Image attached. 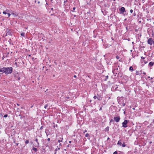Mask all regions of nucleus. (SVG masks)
<instances>
[{"label": "nucleus", "instance_id": "nucleus-8", "mask_svg": "<svg viewBox=\"0 0 154 154\" xmlns=\"http://www.w3.org/2000/svg\"><path fill=\"white\" fill-rule=\"evenodd\" d=\"M94 99H97L98 100H100L102 99V97L98 95L97 96H94L93 97Z\"/></svg>", "mask_w": 154, "mask_h": 154}, {"label": "nucleus", "instance_id": "nucleus-54", "mask_svg": "<svg viewBox=\"0 0 154 154\" xmlns=\"http://www.w3.org/2000/svg\"><path fill=\"white\" fill-rule=\"evenodd\" d=\"M40 3V2H38V3Z\"/></svg>", "mask_w": 154, "mask_h": 154}, {"label": "nucleus", "instance_id": "nucleus-32", "mask_svg": "<svg viewBox=\"0 0 154 154\" xmlns=\"http://www.w3.org/2000/svg\"><path fill=\"white\" fill-rule=\"evenodd\" d=\"M141 59H145V57H141Z\"/></svg>", "mask_w": 154, "mask_h": 154}, {"label": "nucleus", "instance_id": "nucleus-1", "mask_svg": "<svg viewBox=\"0 0 154 154\" xmlns=\"http://www.w3.org/2000/svg\"><path fill=\"white\" fill-rule=\"evenodd\" d=\"M13 68L12 67H3L0 69V72L3 73H5L6 74H10L12 73Z\"/></svg>", "mask_w": 154, "mask_h": 154}, {"label": "nucleus", "instance_id": "nucleus-30", "mask_svg": "<svg viewBox=\"0 0 154 154\" xmlns=\"http://www.w3.org/2000/svg\"><path fill=\"white\" fill-rule=\"evenodd\" d=\"M136 14L134 12V13H133V15L134 16H136Z\"/></svg>", "mask_w": 154, "mask_h": 154}, {"label": "nucleus", "instance_id": "nucleus-18", "mask_svg": "<svg viewBox=\"0 0 154 154\" xmlns=\"http://www.w3.org/2000/svg\"><path fill=\"white\" fill-rule=\"evenodd\" d=\"M122 146L123 147H125L126 146V145L125 144V143L124 142L123 144L122 145Z\"/></svg>", "mask_w": 154, "mask_h": 154}, {"label": "nucleus", "instance_id": "nucleus-20", "mask_svg": "<svg viewBox=\"0 0 154 154\" xmlns=\"http://www.w3.org/2000/svg\"><path fill=\"white\" fill-rule=\"evenodd\" d=\"M29 143V141L28 140H26L25 142V143L26 144H27L28 143Z\"/></svg>", "mask_w": 154, "mask_h": 154}, {"label": "nucleus", "instance_id": "nucleus-21", "mask_svg": "<svg viewBox=\"0 0 154 154\" xmlns=\"http://www.w3.org/2000/svg\"><path fill=\"white\" fill-rule=\"evenodd\" d=\"M44 128V127L43 126H42L41 127V128H40V129L41 130H42V129Z\"/></svg>", "mask_w": 154, "mask_h": 154}, {"label": "nucleus", "instance_id": "nucleus-42", "mask_svg": "<svg viewBox=\"0 0 154 154\" xmlns=\"http://www.w3.org/2000/svg\"><path fill=\"white\" fill-rule=\"evenodd\" d=\"M139 23H141V21H139Z\"/></svg>", "mask_w": 154, "mask_h": 154}, {"label": "nucleus", "instance_id": "nucleus-25", "mask_svg": "<svg viewBox=\"0 0 154 154\" xmlns=\"http://www.w3.org/2000/svg\"><path fill=\"white\" fill-rule=\"evenodd\" d=\"M8 116V115L7 114H5V115L4 116V117H5V118H6Z\"/></svg>", "mask_w": 154, "mask_h": 154}, {"label": "nucleus", "instance_id": "nucleus-52", "mask_svg": "<svg viewBox=\"0 0 154 154\" xmlns=\"http://www.w3.org/2000/svg\"><path fill=\"white\" fill-rule=\"evenodd\" d=\"M69 143H71V141H69Z\"/></svg>", "mask_w": 154, "mask_h": 154}, {"label": "nucleus", "instance_id": "nucleus-45", "mask_svg": "<svg viewBox=\"0 0 154 154\" xmlns=\"http://www.w3.org/2000/svg\"><path fill=\"white\" fill-rule=\"evenodd\" d=\"M124 113L125 114V111L124 112Z\"/></svg>", "mask_w": 154, "mask_h": 154}, {"label": "nucleus", "instance_id": "nucleus-7", "mask_svg": "<svg viewBox=\"0 0 154 154\" xmlns=\"http://www.w3.org/2000/svg\"><path fill=\"white\" fill-rule=\"evenodd\" d=\"M114 120L116 122H119L120 119V116H118L116 117H115L114 118Z\"/></svg>", "mask_w": 154, "mask_h": 154}, {"label": "nucleus", "instance_id": "nucleus-56", "mask_svg": "<svg viewBox=\"0 0 154 154\" xmlns=\"http://www.w3.org/2000/svg\"><path fill=\"white\" fill-rule=\"evenodd\" d=\"M148 78H150V77H149H149H148Z\"/></svg>", "mask_w": 154, "mask_h": 154}, {"label": "nucleus", "instance_id": "nucleus-27", "mask_svg": "<svg viewBox=\"0 0 154 154\" xmlns=\"http://www.w3.org/2000/svg\"><path fill=\"white\" fill-rule=\"evenodd\" d=\"M130 12L131 13H132L133 12V10L132 9H131L130 10Z\"/></svg>", "mask_w": 154, "mask_h": 154}, {"label": "nucleus", "instance_id": "nucleus-15", "mask_svg": "<svg viewBox=\"0 0 154 154\" xmlns=\"http://www.w3.org/2000/svg\"><path fill=\"white\" fill-rule=\"evenodd\" d=\"M33 149L34 151H35V152H37V149L36 148L33 147Z\"/></svg>", "mask_w": 154, "mask_h": 154}, {"label": "nucleus", "instance_id": "nucleus-43", "mask_svg": "<svg viewBox=\"0 0 154 154\" xmlns=\"http://www.w3.org/2000/svg\"><path fill=\"white\" fill-rule=\"evenodd\" d=\"M132 44H134V42H132Z\"/></svg>", "mask_w": 154, "mask_h": 154}, {"label": "nucleus", "instance_id": "nucleus-55", "mask_svg": "<svg viewBox=\"0 0 154 154\" xmlns=\"http://www.w3.org/2000/svg\"><path fill=\"white\" fill-rule=\"evenodd\" d=\"M18 145V143H17V145Z\"/></svg>", "mask_w": 154, "mask_h": 154}, {"label": "nucleus", "instance_id": "nucleus-38", "mask_svg": "<svg viewBox=\"0 0 154 154\" xmlns=\"http://www.w3.org/2000/svg\"><path fill=\"white\" fill-rule=\"evenodd\" d=\"M143 74L144 75H146V73L145 72H143Z\"/></svg>", "mask_w": 154, "mask_h": 154}, {"label": "nucleus", "instance_id": "nucleus-11", "mask_svg": "<svg viewBox=\"0 0 154 154\" xmlns=\"http://www.w3.org/2000/svg\"><path fill=\"white\" fill-rule=\"evenodd\" d=\"M109 126L107 127L105 129V131H108L109 130Z\"/></svg>", "mask_w": 154, "mask_h": 154}, {"label": "nucleus", "instance_id": "nucleus-4", "mask_svg": "<svg viewBox=\"0 0 154 154\" xmlns=\"http://www.w3.org/2000/svg\"><path fill=\"white\" fill-rule=\"evenodd\" d=\"M147 43L149 44L152 45L154 43V41L152 40V38H150L148 40Z\"/></svg>", "mask_w": 154, "mask_h": 154}, {"label": "nucleus", "instance_id": "nucleus-24", "mask_svg": "<svg viewBox=\"0 0 154 154\" xmlns=\"http://www.w3.org/2000/svg\"><path fill=\"white\" fill-rule=\"evenodd\" d=\"M8 14V17H10V16H11V14H10V13H8L7 14Z\"/></svg>", "mask_w": 154, "mask_h": 154}, {"label": "nucleus", "instance_id": "nucleus-16", "mask_svg": "<svg viewBox=\"0 0 154 154\" xmlns=\"http://www.w3.org/2000/svg\"><path fill=\"white\" fill-rule=\"evenodd\" d=\"M21 35L22 36L25 37V33L24 32L21 33Z\"/></svg>", "mask_w": 154, "mask_h": 154}, {"label": "nucleus", "instance_id": "nucleus-28", "mask_svg": "<svg viewBox=\"0 0 154 154\" xmlns=\"http://www.w3.org/2000/svg\"><path fill=\"white\" fill-rule=\"evenodd\" d=\"M116 58L117 59H118L119 58V57L118 56H116Z\"/></svg>", "mask_w": 154, "mask_h": 154}, {"label": "nucleus", "instance_id": "nucleus-3", "mask_svg": "<svg viewBox=\"0 0 154 154\" xmlns=\"http://www.w3.org/2000/svg\"><path fill=\"white\" fill-rule=\"evenodd\" d=\"M129 122V121L128 120H125L122 122V127L124 128H126L128 127L127 124L128 122Z\"/></svg>", "mask_w": 154, "mask_h": 154}, {"label": "nucleus", "instance_id": "nucleus-31", "mask_svg": "<svg viewBox=\"0 0 154 154\" xmlns=\"http://www.w3.org/2000/svg\"><path fill=\"white\" fill-rule=\"evenodd\" d=\"M113 122V119H111V120H110V122Z\"/></svg>", "mask_w": 154, "mask_h": 154}, {"label": "nucleus", "instance_id": "nucleus-50", "mask_svg": "<svg viewBox=\"0 0 154 154\" xmlns=\"http://www.w3.org/2000/svg\"><path fill=\"white\" fill-rule=\"evenodd\" d=\"M56 152H55V153H54V154H56Z\"/></svg>", "mask_w": 154, "mask_h": 154}, {"label": "nucleus", "instance_id": "nucleus-39", "mask_svg": "<svg viewBox=\"0 0 154 154\" xmlns=\"http://www.w3.org/2000/svg\"><path fill=\"white\" fill-rule=\"evenodd\" d=\"M119 61H122V59H121L119 60Z\"/></svg>", "mask_w": 154, "mask_h": 154}, {"label": "nucleus", "instance_id": "nucleus-9", "mask_svg": "<svg viewBox=\"0 0 154 154\" xmlns=\"http://www.w3.org/2000/svg\"><path fill=\"white\" fill-rule=\"evenodd\" d=\"M154 64V62H150L149 63V65L151 66H153Z\"/></svg>", "mask_w": 154, "mask_h": 154}, {"label": "nucleus", "instance_id": "nucleus-10", "mask_svg": "<svg viewBox=\"0 0 154 154\" xmlns=\"http://www.w3.org/2000/svg\"><path fill=\"white\" fill-rule=\"evenodd\" d=\"M85 136L87 137H88V139H90V135H89V134L87 133V134H86L85 135Z\"/></svg>", "mask_w": 154, "mask_h": 154}, {"label": "nucleus", "instance_id": "nucleus-26", "mask_svg": "<svg viewBox=\"0 0 154 154\" xmlns=\"http://www.w3.org/2000/svg\"><path fill=\"white\" fill-rule=\"evenodd\" d=\"M118 153L117 151H115L114 152L113 154H117Z\"/></svg>", "mask_w": 154, "mask_h": 154}, {"label": "nucleus", "instance_id": "nucleus-48", "mask_svg": "<svg viewBox=\"0 0 154 154\" xmlns=\"http://www.w3.org/2000/svg\"><path fill=\"white\" fill-rule=\"evenodd\" d=\"M153 79V78H151L150 79H151H151Z\"/></svg>", "mask_w": 154, "mask_h": 154}, {"label": "nucleus", "instance_id": "nucleus-49", "mask_svg": "<svg viewBox=\"0 0 154 154\" xmlns=\"http://www.w3.org/2000/svg\"><path fill=\"white\" fill-rule=\"evenodd\" d=\"M109 139V137H108V138H107V140H108V139Z\"/></svg>", "mask_w": 154, "mask_h": 154}, {"label": "nucleus", "instance_id": "nucleus-47", "mask_svg": "<svg viewBox=\"0 0 154 154\" xmlns=\"http://www.w3.org/2000/svg\"><path fill=\"white\" fill-rule=\"evenodd\" d=\"M17 105H18V106H19V104H18V103H17Z\"/></svg>", "mask_w": 154, "mask_h": 154}, {"label": "nucleus", "instance_id": "nucleus-29", "mask_svg": "<svg viewBox=\"0 0 154 154\" xmlns=\"http://www.w3.org/2000/svg\"><path fill=\"white\" fill-rule=\"evenodd\" d=\"M139 72H138V71H136V75H138L139 74Z\"/></svg>", "mask_w": 154, "mask_h": 154}, {"label": "nucleus", "instance_id": "nucleus-44", "mask_svg": "<svg viewBox=\"0 0 154 154\" xmlns=\"http://www.w3.org/2000/svg\"><path fill=\"white\" fill-rule=\"evenodd\" d=\"M153 122L154 123V119L153 120Z\"/></svg>", "mask_w": 154, "mask_h": 154}, {"label": "nucleus", "instance_id": "nucleus-17", "mask_svg": "<svg viewBox=\"0 0 154 154\" xmlns=\"http://www.w3.org/2000/svg\"><path fill=\"white\" fill-rule=\"evenodd\" d=\"M35 140V141L37 143V144H38V146L39 145V143L38 142V140L37 138H36Z\"/></svg>", "mask_w": 154, "mask_h": 154}, {"label": "nucleus", "instance_id": "nucleus-37", "mask_svg": "<svg viewBox=\"0 0 154 154\" xmlns=\"http://www.w3.org/2000/svg\"><path fill=\"white\" fill-rule=\"evenodd\" d=\"M125 103H123V106H125Z\"/></svg>", "mask_w": 154, "mask_h": 154}, {"label": "nucleus", "instance_id": "nucleus-40", "mask_svg": "<svg viewBox=\"0 0 154 154\" xmlns=\"http://www.w3.org/2000/svg\"><path fill=\"white\" fill-rule=\"evenodd\" d=\"M57 150H58V149H55V151H57Z\"/></svg>", "mask_w": 154, "mask_h": 154}, {"label": "nucleus", "instance_id": "nucleus-6", "mask_svg": "<svg viewBox=\"0 0 154 154\" xmlns=\"http://www.w3.org/2000/svg\"><path fill=\"white\" fill-rule=\"evenodd\" d=\"M120 11V13L121 14H123L124 12H125V8L124 7H122L121 8L119 9Z\"/></svg>", "mask_w": 154, "mask_h": 154}, {"label": "nucleus", "instance_id": "nucleus-35", "mask_svg": "<svg viewBox=\"0 0 154 154\" xmlns=\"http://www.w3.org/2000/svg\"><path fill=\"white\" fill-rule=\"evenodd\" d=\"M50 140V138H48V141H49Z\"/></svg>", "mask_w": 154, "mask_h": 154}, {"label": "nucleus", "instance_id": "nucleus-53", "mask_svg": "<svg viewBox=\"0 0 154 154\" xmlns=\"http://www.w3.org/2000/svg\"><path fill=\"white\" fill-rule=\"evenodd\" d=\"M60 149V148H58V149L59 150V149Z\"/></svg>", "mask_w": 154, "mask_h": 154}, {"label": "nucleus", "instance_id": "nucleus-23", "mask_svg": "<svg viewBox=\"0 0 154 154\" xmlns=\"http://www.w3.org/2000/svg\"><path fill=\"white\" fill-rule=\"evenodd\" d=\"M75 9V7H74L73 8V10H72L71 11L72 12H74V10Z\"/></svg>", "mask_w": 154, "mask_h": 154}, {"label": "nucleus", "instance_id": "nucleus-22", "mask_svg": "<svg viewBox=\"0 0 154 154\" xmlns=\"http://www.w3.org/2000/svg\"><path fill=\"white\" fill-rule=\"evenodd\" d=\"M62 139H63V138H62ZM62 140H58V142L59 143H60V142H62Z\"/></svg>", "mask_w": 154, "mask_h": 154}, {"label": "nucleus", "instance_id": "nucleus-13", "mask_svg": "<svg viewBox=\"0 0 154 154\" xmlns=\"http://www.w3.org/2000/svg\"><path fill=\"white\" fill-rule=\"evenodd\" d=\"M120 140H120L119 141H118V142L117 143L118 145H120V146H121V144H122V143L120 141Z\"/></svg>", "mask_w": 154, "mask_h": 154}, {"label": "nucleus", "instance_id": "nucleus-5", "mask_svg": "<svg viewBox=\"0 0 154 154\" xmlns=\"http://www.w3.org/2000/svg\"><path fill=\"white\" fill-rule=\"evenodd\" d=\"M14 77L15 78L16 80H19L20 79V77L18 73H17L14 74Z\"/></svg>", "mask_w": 154, "mask_h": 154}, {"label": "nucleus", "instance_id": "nucleus-33", "mask_svg": "<svg viewBox=\"0 0 154 154\" xmlns=\"http://www.w3.org/2000/svg\"><path fill=\"white\" fill-rule=\"evenodd\" d=\"M108 76L107 75L106 76V80L107 79H108Z\"/></svg>", "mask_w": 154, "mask_h": 154}, {"label": "nucleus", "instance_id": "nucleus-46", "mask_svg": "<svg viewBox=\"0 0 154 154\" xmlns=\"http://www.w3.org/2000/svg\"><path fill=\"white\" fill-rule=\"evenodd\" d=\"M53 9V8H51V10H52Z\"/></svg>", "mask_w": 154, "mask_h": 154}, {"label": "nucleus", "instance_id": "nucleus-36", "mask_svg": "<svg viewBox=\"0 0 154 154\" xmlns=\"http://www.w3.org/2000/svg\"><path fill=\"white\" fill-rule=\"evenodd\" d=\"M74 77L75 78L76 77V75H74Z\"/></svg>", "mask_w": 154, "mask_h": 154}, {"label": "nucleus", "instance_id": "nucleus-41", "mask_svg": "<svg viewBox=\"0 0 154 154\" xmlns=\"http://www.w3.org/2000/svg\"><path fill=\"white\" fill-rule=\"evenodd\" d=\"M101 109H102V107H101V108H100V109L99 110H101Z\"/></svg>", "mask_w": 154, "mask_h": 154}, {"label": "nucleus", "instance_id": "nucleus-51", "mask_svg": "<svg viewBox=\"0 0 154 154\" xmlns=\"http://www.w3.org/2000/svg\"><path fill=\"white\" fill-rule=\"evenodd\" d=\"M59 145H60L61 146V143H60V144H59Z\"/></svg>", "mask_w": 154, "mask_h": 154}, {"label": "nucleus", "instance_id": "nucleus-12", "mask_svg": "<svg viewBox=\"0 0 154 154\" xmlns=\"http://www.w3.org/2000/svg\"><path fill=\"white\" fill-rule=\"evenodd\" d=\"M8 10H6L5 11H3V13L4 14H6L8 12Z\"/></svg>", "mask_w": 154, "mask_h": 154}, {"label": "nucleus", "instance_id": "nucleus-57", "mask_svg": "<svg viewBox=\"0 0 154 154\" xmlns=\"http://www.w3.org/2000/svg\"><path fill=\"white\" fill-rule=\"evenodd\" d=\"M153 24H154V22H153Z\"/></svg>", "mask_w": 154, "mask_h": 154}, {"label": "nucleus", "instance_id": "nucleus-34", "mask_svg": "<svg viewBox=\"0 0 154 154\" xmlns=\"http://www.w3.org/2000/svg\"><path fill=\"white\" fill-rule=\"evenodd\" d=\"M87 131L86 130H85V131L84 132V133H85V132H86Z\"/></svg>", "mask_w": 154, "mask_h": 154}, {"label": "nucleus", "instance_id": "nucleus-2", "mask_svg": "<svg viewBox=\"0 0 154 154\" xmlns=\"http://www.w3.org/2000/svg\"><path fill=\"white\" fill-rule=\"evenodd\" d=\"M119 67V66H118V67L117 66L114 67L112 70V72L115 76H116L117 74L118 73L119 71V69H118V67Z\"/></svg>", "mask_w": 154, "mask_h": 154}, {"label": "nucleus", "instance_id": "nucleus-19", "mask_svg": "<svg viewBox=\"0 0 154 154\" xmlns=\"http://www.w3.org/2000/svg\"><path fill=\"white\" fill-rule=\"evenodd\" d=\"M48 104H46L44 108L45 109H46L47 107H48Z\"/></svg>", "mask_w": 154, "mask_h": 154}, {"label": "nucleus", "instance_id": "nucleus-14", "mask_svg": "<svg viewBox=\"0 0 154 154\" xmlns=\"http://www.w3.org/2000/svg\"><path fill=\"white\" fill-rule=\"evenodd\" d=\"M129 70L130 71H133V67L132 66H130L129 68Z\"/></svg>", "mask_w": 154, "mask_h": 154}]
</instances>
